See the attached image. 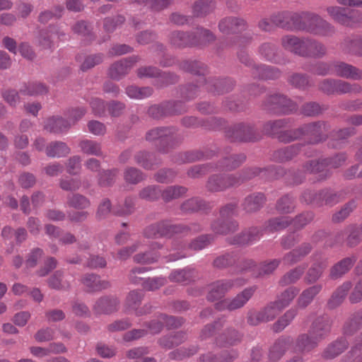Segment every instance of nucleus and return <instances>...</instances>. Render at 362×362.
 Here are the masks:
<instances>
[{
	"mask_svg": "<svg viewBox=\"0 0 362 362\" xmlns=\"http://www.w3.org/2000/svg\"><path fill=\"white\" fill-rule=\"evenodd\" d=\"M301 16L300 31L322 37H332L336 33L335 27L316 13L302 11Z\"/></svg>",
	"mask_w": 362,
	"mask_h": 362,
	"instance_id": "nucleus-1",
	"label": "nucleus"
},
{
	"mask_svg": "<svg viewBox=\"0 0 362 362\" xmlns=\"http://www.w3.org/2000/svg\"><path fill=\"white\" fill-rule=\"evenodd\" d=\"M201 230L202 226L197 223H192L189 226L173 225L167 221H163L148 226L144 230V235L148 238H156L163 236L170 237L174 234L187 235L191 232L196 233Z\"/></svg>",
	"mask_w": 362,
	"mask_h": 362,
	"instance_id": "nucleus-2",
	"label": "nucleus"
},
{
	"mask_svg": "<svg viewBox=\"0 0 362 362\" xmlns=\"http://www.w3.org/2000/svg\"><path fill=\"white\" fill-rule=\"evenodd\" d=\"M255 175L256 171L252 170H247L243 175H214L209 177L206 184V187L211 192L224 191L230 187L239 186L245 180L250 179Z\"/></svg>",
	"mask_w": 362,
	"mask_h": 362,
	"instance_id": "nucleus-3",
	"label": "nucleus"
},
{
	"mask_svg": "<svg viewBox=\"0 0 362 362\" xmlns=\"http://www.w3.org/2000/svg\"><path fill=\"white\" fill-rule=\"evenodd\" d=\"M328 16L336 23L347 27H354L362 23V12L350 11L339 6H329L325 9Z\"/></svg>",
	"mask_w": 362,
	"mask_h": 362,
	"instance_id": "nucleus-4",
	"label": "nucleus"
},
{
	"mask_svg": "<svg viewBox=\"0 0 362 362\" xmlns=\"http://www.w3.org/2000/svg\"><path fill=\"white\" fill-rule=\"evenodd\" d=\"M319 88L327 94H358L362 92V87L358 83H351L339 79H324L319 84Z\"/></svg>",
	"mask_w": 362,
	"mask_h": 362,
	"instance_id": "nucleus-5",
	"label": "nucleus"
},
{
	"mask_svg": "<svg viewBox=\"0 0 362 362\" xmlns=\"http://www.w3.org/2000/svg\"><path fill=\"white\" fill-rule=\"evenodd\" d=\"M236 209V204H228L223 207L220 211L221 220L212 224V230L218 234H227L235 231L238 228V223L235 221L228 218L235 214Z\"/></svg>",
	"mask_w": 362,
	"mask_h": 362,
	"instance_id": "nucleus-6",
	"label": "nucleus"
},
{
	"mask_svg": "<svg viewBox=\"0 0 362 362\" xmlns=\"http://www.w3.org/2000/svg\"><path fill=\"white\" fill-rule=\"evenodd\" d=\"M198 33L205 35L207 37L206 40L191 37V34L175 31L171 34L170 42L173 45L181 47L187 45H202L215 39L214 34L209 30H199Z\"/></svg>",
	"mask_w": 362,
	"mask_h": 362,
	"instance_id": "nucleus-7",
	"label": "nucleus"
},
{
	"mask_svg": "<svg viewBox=\"0 0 362 362\" xmlns=\"http://www.w3.org/2000/svg\"><path fill=\"white\" fill-rule=\"evenodd\" d=\"M245 284V280L238 278L232 280L217 281L211 284L208 294V300L214 301L222 298L228 291L233 288L239 287Z\"/></svg>",
	"mask_w": 362,
	"mask_h": 362,
	"instance_id": "nucleus-8",
	"label": "nucleus"
},
{
	"mask_svg": "<svg viewBox=\"0 0 362 362\" xmlns=\"http://www.w3.org/2000/svg\"><path fill=\"white\" fill-rule=\"evenodd\" d=\"M301 12H292V11H282L279 12L272 16V21L278 27L282 28L298 30L300 27L302 20Z\"/></svg>",
	"mask_w": 362,
	"mask_h": 362,
	"instance_id": "nucleus-9",
	"label": "nucleus"
},
{
	"mask_svg": "<svg viewBox=\"0 0 362 362\" xmlns=\"http://www.w3.org/2000/svg\"><path fill=\"white\" fill-rule=\"evenodd\" d=\"M301 138L305 137L310 144H317L326 139L327 125L322 122L303 124L300 127Z\"/></svg>",
	"mask_w": 362,
	"mask_h": 362,
	"instance_id": "nucleus-10",
	"label": "nucleus"
},
{
	"mask_svg": "<svg viewBox=\"0 0 362 362\" xmlns=\"http://www.w3.org/2000/svg\"><path fill=\"white\" fill-rule=\"evenodd\" d=\"M254 292L253 288H245L233 299H225L216 303V308L219 310H234L240 308L249 300Z\"/></svg>",
	"mask_w": 362,
	"mask_h": 362,
	"instance_id": "nucleus-11",
	"label": "nucleus"
},
{
	"mask_svg": "<svg viewBox=\"0 0 362 362\" xmlns=\"http://www.w3.org/2000/svg\"><path fill=\"white\" fill-rule=\"evenodd\" d=\"M332 319L327 315L317 316L312 322L309 332L320 341L325 339L330 333Z\"/></svg>",
	"mask_w": 362,
	"mask_h": 362,
	"instance_id": "nucleus-12",
	"label": "nucleus"
},
{
	"mask_svg": "<svg viewBox=\"0 0 362 362\" xmlns=\"http://www.w3.org/2000/svg\"><path fill=\"white\" fill-rule=\"evenodd\" d=\"M281 310L278 305H276L274 301L261 311L250 313L247 317V322L251 325H257L260 322L271 321Z\"/></svg>",
	"mask_w": 362,
	"mask_h": 362,
	"instance_id": "nucleus-13",
	"label": "nucleus"
},
{
	"mask_svg": "<svg viewBox=\"0 0 362 362\" xmlns=\"http://www.w3.org/2000/svg\"><path fill=\"white\" fill-rule=\"evenodd\" d=\"M332 72L339 77L354 80H362V70L343 62H332Z\"/></svg>",
	"mask_w": 362,
	"mask_h": 362,
	"instance_id": "nucleus-14",
	"label": "nucleus"
},
{
	"mask_svg": "<svg viewBox=\"0 0 362 362\" xmlns=\"http://www.w3.org/2000/svg\"><path fill=\"white\" fill-rule=\"evenodd\" d=\"M266 105L270 110L279 111L284 114L296 111L298 107L296 103L284 95L278 94L270 96Z\"/></svg>",
	"mask_w": 362,
	"mask_h": 362,
	"instance_id": "nucleus-15",
	"label": "nucleus"
},
{
	"mask_svg": "<svg viewBox=\"0 0 362 362\" xmlns=\"http://www.w3.org/2000/svg\"><path fill=\"white\" fill-rule=\"evenodd\" d=\"M345 161L344 155H338L332 158L323 159L321 162L315 160L308 161L304 166L303 170L305 173H317L324 170L325 166L337 168L341 166Z\"/></svg>",
	"mask_w": 362,
	"mask_h": 362,
	"instance_id": "nucleus-16",
	"label": "nucleus"
},
{
	"mask_svg": "<svg viewBox=\"0 0 362 362\" xmlns=\"http://www.w3.org/2000/svg\"><path fill=\"white\" fill-rule=\"evenodd\" d=\"M138 60V57L132 56L114 63L108 71L110 77L112 79L119 80L128 73Z\"/></svg>",
	"mask_w": 362,
	"mask_h": 362,
	"instance_id": "nucleus-17",
	"label": "nucleus"
},
{
	"mask_svg": "<svg viewBox=\"0 0 362 362\" xmlns=\"http://www.w3.org/2000/svg\"><path fill=\"white\" fill-rule=\"evenodd\" d=\"M326 53L327 47L321 42L311 37H305L302 57L322 58Z\"/></svg>",
	"mask_w": 362,
	"mask_h": 362,
	"instance_id": "nucleus-18",
	"label": "nucleus"
},
{
	"mask_svg": "<svg viewBox=\"0 0 362 362\" xmlns=\"http://www.w3.org/2000/svg\"><path fill=\"white\" fill-rule=\"evenodd\" d=\"M291 343L292 339L289 337H282L277 339L269 350V361L277 362L284 356Z\"/></svg>",
	"mask_w": 362,
	"mask_h": 362,
	"instance_id": "nucleus-19",
	"label": "nucleus"
},
{
	"mask_svg": "<svg viewBox=\"0 0 362 362\" xmlns=\"http://www.w3.org/2000/svg\"><path fill=\"white\" fill-rule=\"evenodd\" d=\"M119 306V300L114 296H105L98 299L93 307L97 314H110L116 311Z\"/></svg>",
	"mask_w": 362,
	"mask_h": 362,
	"instance_id": "nucleus-20",
	"label": "nucleus"
},
{
	"mask_svg": "<svg viewBox=\"0 0 362 362\" xmlns=\"http://www.w3.org/2000/svg\"><path fill=\"white\" fill-rule=\"evenodd\" d=\"M281 45L286 50L302 57L305 37H298L295 35H288L281 40Z\"/></svg>",
	"mask_w": 362,
	"mask_h": 362,
	"instance_id": "nucleus-21",
	"label": "nucleus"
},
{
	"mask_svg": "<svg viewBox=\"0 0 362 362\" xmlns=\"http://www.w3.org/2000/svg\"><path fill=\"white\" fill-rule=\"evenodd\" d=\"M175 133L173 128L159 127L152 129L146 133V139L149 141H159L160 143H168L172 141Z\"/></svg>",
	"mask_w": 362,
	"mask_h": 362,
	"instance_id": "nucleus-22",
	"label": "nucleus"
},
{
	"mask_svg": "<svg viewBox=\"0 0 362 362\" xmlns=\"http://www.w3.org/2000/svg\"><path fill=\"white\" fill-rule=\"evenodd\" d=\"M181 102L175 103H168L164 105L151 106L148 110V113L153 117L158 118L168 114H180L185 112V109L180 108L182 106Z\"/></svg>",
	"mask_w": 362,
	"mask_h": 362,
	"instance_id": "nucleus-23",
	"label": "nucleus"
},
{
	"mask_svg": "<svg viewBox=\"0 0 362 362\" xmlns=\"http://www.w3.org/2000/svg\"><path fill=\"white\" fill-rule=\"evenodd\" d=\"M218 27L220 31L223 33H236L245 30L246 23L242 18L228 17L221 20Z\"/></svg>",
	"mask_w": 362,
	"mask_h": 362,
	"instance_id": "nucleus-24",
	"label": "nucleus"
},
{
	"mask_svg": "<svg viewBox=\"0 0 362 362\" xmlns=\"http://www.w3.org/2000/svg\"><path fill=\"white\" fill-rule=\"evenodd\" d=\"M320 341L315 339L310 332L299 335L295 344V351L300 352H309L317 347Z\"/></svg>",
	"mask_w": 362,
	"mask_h": 362,
	"instance_id": "nucleus-25",
	"label": "nucleus"
},
{
	"mask_svg": "<svg viewBox=\"0 0 362 362\" xmlns=\"http://www.w3.org/2000/svg\"><path fill=\"white\" fill-rule=\"evenodd\" d=\"M71 124L61 117H52L46 119L44 128L49 132L59 134L67 131Z\"/></svg>",
	"mask_w": 362,
	"mask_h": 362,
	"instance_id": "nucleus-26",
	"label": "nucleus"
},
{
	"mask_svg": "<svg viewBox=\"0 0 362 362\" xmlns=\"http://www.w3.org/2000/svg\"><path fill=\"white\" fill-rule=\"evenodd\" d=\"M312 248L313 245L310 243H303L298 248L288 252L284 257V262L288 264L298 262L308 255Z\"/></svg>",
	"mask_w": 362,
	"mask_h": 362,
	"instance_id": "nucleus-27",
	"label": "nucleus"
},
{
	"mask_svg": "<svg viewBox=\"0 0 362 362\" xmlns=\"http://www.w3.org/2000/svg\"><path fill=\"white\" fill-rule=\"evenodd\" d=\"M265 200L264 194L261 192L251 194L245 197L243 204V209L250 213L257 211L263 206Z\"/></svg>",
	"mask_w": 362,
	"mask_h": 362,
	"instance_id": "nucleus-28",
	"label": "nucleus"
},
{
	"mask_svg": "<svg viewBox=\"0 0 362 362\" xmlns=\"http://www.w3.org/2000/svg\"><path fill=\"white\" fill-rule=\"evenodd\" d=\"M144 294L140 291H132L129 292L127 297L126 305L129 309L135 310L136 315H141L149 312L150 307L145 305L141 310H137V306L141 302Z\"/></svg>",
	"mask_w": 362,
	"mask_h": 362,
	"instance_id": "nucleus-29",
	"label": "nucleus"
},
{
	"mask_svg": "<svg viewBox=\"0 0 362 362\" xmlns=\"http://www.w3.org/2000/svg\"><path fill=\"white\" fill-rule=\"evenodd\" d=\"M322 286L316 284L305 289L297 300V306L299 308H305L309 305L314 298L321 291Z\"/></svg>",
	"mask_w": 362,
	"mask_h": 362,
	"instance_id": "nucleus-30",
	"label": "nucleus"
},
{
	"mask_svg": "<svg viewBox=\"0 0 362 362\" xmlns=\"http://www.w3.org/2000/svg\"><path fill=\"white\" fill-rule=\"evenodd\" d=\"M327 258H321L315 262L307 272L305 279L308 283L316 282L321 276L324 270L327 267Z\"/></svg>",
	"mask_w": 362,
	"mask_h": 362,
	"instance_id": "nucleus-31",
	"label": "nucleus"
},
{
	"mask_svg": "<svg viewBox=\"0 0 362 362\" xmlns=\"http://www.w3.org/2000/svg\"><path fill=\"white\" fill-rule=\"evenodd\" d=\"M81 281L89 291H100L110 286L108 281L101 280L99 276L93 274L85 275Z\"/></svg>",
	"mask_w": 362,
	"mask_h": 362,
	"instance_id": "nucleus-32",
	"label": "nucleus"
},
{
	"mask_svg": "<svg viewBox=\"0 0 362 362\" xmlns=\"http://www.w3.org/2000/svg\"><path fill=\"white\" fill-rule=\"evenodd\" d=\"M348 347V341L345 337H341L329 344L323 352V357L332 359L341 354Z\"/></svg>",
	"mask_w": 362,
	"mask_h": 362,
	"instance_id": "nucleus-33",
	"label": "nucleus"
},
{
	"mask_svg": "<svg viewBox=\"0 0 362 362\" xmlns=\"http://www.w3.org/2000/svg\"><path fill=\"white\" fill-rule=\"evenodd\" d=\"M252 129L250 127L243 124L235 126L228 132V136L234 141H251Z\"/></svg>",
	"mask_w": 362,
	"mask_h": 362,
	"instance_id": "nucleus-34",
	"label": "nucleus"
},
{
	"mask_svg": "<svg viewBox=\"0 0 362 362\" xmlns=\"http://www.w3.org/2000/svg\"><path fill=\"white\" fill-rule=\"evenodd\" d=\"M280 71L274 66L261 64L253 68L252 74L254 77H258L263 79H274L280 76Z\"/></svg>",
	"mask_w": 362,
	"mask_h": 362,
	"instance_id": "nucleus-35",
	"label": "nucleus"
},
{
	"mask_svg": "<svg viewBox=\"0 0 362 362\" xmlns=\"http://www.w3.org/2000/svg\"><path fill=\"white\" fill-rule=\"evenodd\" d=\"M351 284L349 281L344 282L332 294L328 301V306L333 309L339 306L344 300L347 292L350 290Z\"/></svg>",
	"mask_w": 362,
	"mask_h": 362,
	"instance_id": "nucleus-36",
	"label": "nucleus"
},
{
	"mask_svg": "<svg viewBox=\"0 0 362 362\" xmlns=\"http://www.w3.org/2000/svg\"><path fill=\"white\" fill-rule=\"evenodd\" d=\"M261 236V231L257 228H252L237 235L233 240V243L240 245L251 244L259 240Z\"/></svg>",
	"mask_w": 362,
	"mask_h": 362,
	"instance_id": "nucleus-37",
	"label": "nucleus"
},
{
	"mask_svg": "<svg viewBox=\"0 0 362 362\" xmlns=\"http://www.w3.org/2000/svg\"><path fill=\"white\" fill-rule=\"evenodd\" d=\"M70 153V148L68 146L62 141H54L50 143L46 148V154L49 157L60 158L68 155Z\"/></svg>",
	"mask_w": 362,
	"mask_h": 362,
	"instance_id": "nucleus-38",
	"label": "nucleus"
},
{
	"mask_svg": "<svg viewBox=\"0 0 362 362\" xmlns=\"http://www.w3.org/2000/svg\"><path fill=\"white\" fill-rule=\"evenodd\" d=\"M48 285L56 290H67L70 288V282L64 277L63 272H55L48 279Z\"/></svg>",
	"mask_w": 362,
	"mask_h": 362,
	"instance_id": "nucleus-39",
	"label": "nucleus"
},
{
	"mask_svg": "<svg viewBox=\"0 0 362 362\" xmlns=\"http://www.w3.org/2000/svg\"><path fill=\"white\" fill-rule=\"evenodd\" d=\"M299 293V289L296 287H289L285 290L275 300L276 305H278L280 309H284L288 306L294 298Z\"/></svg>",
	"mask_w": 362,
	"mask_h": 362,
	"instance_id": "nucleus-40",
	"label": "nucleus"
},
{
	"mask_svg": "<svg viewBox=\"0 0 362 362\" xmlns=\"http://www.w3.org/2000/svg\"><path fill=\"white\" fill-rule=\"evenodd\" d=\"M298 314V309L293 308L287 310L284 315L279 319L273 325V329L276 332L282 331L288 326Z\"/></svg>",
	"mask_w": 362,
	"mask_h": 362,
	"instance_id": "nucleus-41",
	"label": "nucleus"
},
{
	"mask_svg": "<svg viewBox=\"0 0 362 362\" xmlns=\"http://www.w3.org/2000/svg\"><path fill=\"white\" fill-rule=\"evenodd\" d=\"M238 356L235 350L225 351L220 358H217L211 353H208L201 357L202 362H232Z\"/></svg>",
	"mask_w": 362,
	"mask_h": 362,
	"instance_id": "nucleus-42",
	"label": "nucleus"
},
{
	"mask_svg": "<svg viewBox=\"0 0 362 362\" xmlns=\"http://www.w3.org/2000/svg\"><path fill=\"white\" fill-rule=\"evenodd\" d=\"M354 262L355 259L350 257L342 259L332 267L330 273L331 276L332 278H337L344 274L351 268Z\"/></svg>",
	"mask_w": 362,
	"mask_h": 362,
	"instance_id": "nucleus-43",
	"label": "nucleus"
},
{
	"mask_svg": "<svg viewBox=\"0 0 362 362\" xmlns=\"http://www.w3.org/2000/svg\"><path fill=\"white\" fill-rule=\"evenodd\" d=\"M79 147L84 153L96 156L103 155L100 144L95 141L83 140L79 143Z\"/></svg>",
	"mask_w": 362,
	"mask_h": 362,
	"instance_id": "nucleus-44",
	"label": "nucleus"
},
{
	"mask_svg": "<svg viewBox=\"0 0 362 362\" xmlns=\"http://www.w3.org/2000/svg\"><path fill=\"white\" fill-rule=\"evenodd\" d=\"M302 146H303L299 144L287 146L284 148L279 150L276 153V156L280 161L282 162L289 160L298 153Z\"/></svg>",
	"mask_w": 362,
	"mask_h": 362,
	"instance_id": "nucleus-45",
	"label": "nucleus"
},
{
	"mask_svg": "<svg viewBox=\"0 0 362 362\" xmlns=\"http://www.w3.org/2000/svg\"><path fill=\"white\" fill-rule=\"evenodd\" d=\"M135 160L139 165L147 170L152 169L155 165L159 163L156 160L154 155L144 151L139 152L135 156Z\"/></svg>",
	"mask_w": 362,
	"mask_h": 362,
	"instance_id": "nucleus-46",
	"label": "nucleus"
},
{
	"mask_svg": "<svg viewBox=\"0 0 362 362\" xmlns=\"http://www.w3.org/2000/svg\"><path fill=\"white\" fill-rule=\"evenodd\" d=\"M185 339V334L182 332H176L173 335L167 336L161 338L159 344L165 349H171L174 346L180 344Z\"/></svg>",
	"mask_w": 362,
	"mask_h": 362,
	"instance_id": "nucleus-47",
	"label": "nucleus"
},
{
	"mask_svg": "<svg viewBox=\"0 0 362 362\" xmlns=\"http://www.w3.org/2000/svg\"><path fill=\"white\" fill-rule=\"evenodd\" d=\"M126 93L131 98L141 100L151 95L153 90L149 87L139 88L132 86L127 88Z\"/></svg>",
	"mask_w": 362,
	"mask_h": 362,
	"instance_id": "nucleus-48",
	"label": "nucleus"
},
{
	"mask_svg": "<svg viewBox=\"0 0 362 362\" xmlns=\"http://www.w3.org/2000/svg\"><path fill=\"white\" fill-rule=\"evenodd\" d=\"M305 269V267L300 266L292 269L281 278L280 284L286 286L296 282L304 273Z\"/></svg>",
	"mask_w": 362,
	"mask_h": 362,
	"instance_id": "nucleus-49",
	"label": "nucleus"
},
{
	"mask_svg": "<svg viewBox=\"0 0 362 362\" xmlns=\"http://www.w3.org/2000/svg\"><path fill=\"white\" fill-rule=\"evenodd\" d=\"M139 197L147 201H155L161 195V189L156 185L148 186L139 192Z\"/></svg>",
	"mask_w": 362,
	"mask_h": 362,
	"instance_id": "nucleus-50",
	"label": "nucleus"
},
{
	"mask_svg": "<svg viewBox=\"0 0 362 362\" xmlns=\"http://www.w3.org/2000/svg\"><path fill=\"white\" fill-rule=\"evenodd\" d=\"M260 54L267 61L276 62L278 59L276 47L271 43H264L259 47Z\"/></svg>",
	"mask_w": 362,
	"mask_h": 362,
	"instance_id": "nucleus-51",
	"label": "nucleus"
},
{
	"mask_svg": "<svg viewBox=\"0 0 362 362\" xmlns=\"http://www.w3.org/2000/svg\"><path fill=\"white\" fill-rule=\"evenodd\" d=\"M187 189L181 186L168 187L165 190H161L163 199L166 201H170L173 199L179 198L181 195L185 194Z\"/></svg>",
	"mask_w": 362,
	"mask_h": 362,
	"instance_id": "nucleus-52",
	"label": "nucleus"
},
{
	"mask_svg": "<svg viewBox=\"0 0 362 362\" xmlns=\"http://www.w3.org/2000/svg\"><path fill=\"white\" fill-rule=\"evenodd\" d=\"M193 273V270L190 269H178L172 272L169 278L173 281L185 283L192 279Z\"/></svg>",
	"mask_w": 362,
	"mask_h": 362,
	"instance_id": "nucleus-53",
	"label": "nucleus"
},
{
	"mask_svg": "<svg viewBox=\"0 0 362 362\" xmlns=\"http://www.w3.org/2000/svg\"><path fill=\"white\" fill-rule=\"evenodd\" d=\"M181 68L197 75H203L206 71L205 65L198 61H185L182 63Z\"/></svg>",
	"mask_w": 362,
	"mask_h": 362,
	"instance_id": "nucleus-54",
	"label": "nucleus"
},
{
	"mask_svg": "<svg viewBox=\"0 0 362 362\" xmlns=\"http://www.w3.org/2000/svg\"><path fill=\"white\" fill-rule=\"evenodd\" d=\"M245 160V156L243 154L230 156L223 159L220 168L226 170L234 169L238 167Z\"/></svg>",
	"mask_w": 362,
	"mask_h": 362,
	"instance_id": "nucleus-55",
	"label": "nucleus"
},
{
	"mask_svg": "<svg viewBox=\"0 0 362 362\" xmlns=\"http://www.w3.org/2000/svg\"><path fill=\"white\" fill-rule=\"evenodd\" d=\"M205 203L199 198H192L185 201L181 206V209L185 212H194L204 209Z\"/></svg>",
	"mask_w": 362,
	"mask_h": 362,
	"instance_id": "nucleus-56",
	"label": "nucleus"
},
{
	"mask_svg": "<svg viewBox=\"0 0 362 362\" xmlns=\"http://www.w3.org/2000/svg\"><path fill=\"white\" fill-rule=\"evenodd\" d=\"M362 325V311L357 313L354 317L350 320L349 322H346L344 332V334L350 335L353 334L356 330H357Z\"/></svg>",
	"mask_w": 362,
	"mask_h": 362,
	"instance_id": "nucleus-57",
	"label": "nucleus"
},
{
	"mask_svg": "<svg viewBox=\"0 0 362 362\" xmlns=\"http://www.w3.org/2000/svg\"><path fill=\"white\" fill-rule=\"evenodd\" d=\"M295 208L293 200L288 195L284 196L278 200L276 204V209L283 214L291 213Z\"/></svg>",
	"mask_w": 362,
	"mask_h": 362,
	"instance_id": "nucleus-58",
	"label": "nucleus"
},
{
	"mask_svg": "<svg viewBox=\"0 0 362 362\" xmlns=\"http://www.w3.org/2000/svg\"><path fill=\"white\" fill-rule=\"evenodd\" d=\"M214 6V3L212 0H201L194 4L193 11L197 16H202L210 12Z\"/></svg>",
	"mask_w": 362,
	"mask_h": 362,
	"instance_id": "nucleus-59",
	"label": "nucleus"
},
{
	"mask_svg": "<svg viewBox=\"0 0 362 362\" xmlns=\"http://www.w3.org/2000/svg\"><path fill=\"white\" fill-rule=\"evenodd\" d=\"M286 124L284 119H279L275 121H270L266 123L264 126V131L266 134L270 135H279L280 129L284 127Z\"/></svg>",
	"mask_w": 362,
	"mask_h": 362,
	"instance_id": "nucleus-60",
	"label": "nucleus"
},
{
	"mask_svg": "<svg viewBox=\"0 0 362 362\" xmlns=\"http://www.w3.org/2000/svg\"><path fill=\"white\" fill-rule=\"evenodd\" d=\"M47 89L45 86L40 83H33L26 86L21 90V93L28 95H36L45 93Z\"/></svg>",
	"mask_w": 362,
	"mask_h": 362,
	"instance_id": "nucleus-61",
	"label": "nucleus"
},
{
	"mask_svg": "<svg viewBox=\"0 0 362 362\" xmlns=\"http://www.w3.org/2000/svg\"><path fill=\"white\" fill-rule=\"evenodd\" d=\"M362 347V332L360 334L357 339L354 346L351 348V350L349 353V358H352L351 361L348 362H362V352L361 353V349Z\"/></svg>",
	"mask_w": 362,
	"mask_h": 362,
	"instance_id": "nucleus-62",
	"label": "nucleus"
},
{
	"mask_svg": "<svg viewBox=\"0 0 362 362\" xmlns=\"http://www.w3.org/2000/svg\"><path fill=\"white\" fill-rule=\"evenodd\" d=\"M291 223L289 217L275 218L269 220L267 226L269 230H279L286 228Z\"/></svg>",
	"mask_w": 362,
	"mask_h": 362,
	"instance_id": "nucleus-63",
	"label": "nucleus"
},
{
	"mask_svg": "<svg viewBox=\"0 0 362 362\" xmlns=\"http://www.w3.org/2000/svg\"><path fill=\"white\" fill-rule=\"evenodd\" d=\"M68 204L77 209H86L89 206V201L83 196L76 194L68 197Z\"/></svg>",
	"mask_w": 362,
	"mask_h": 362,
	"instance_id": "nucleus-64",
	"label": "nucleus"
}]
</instances>
